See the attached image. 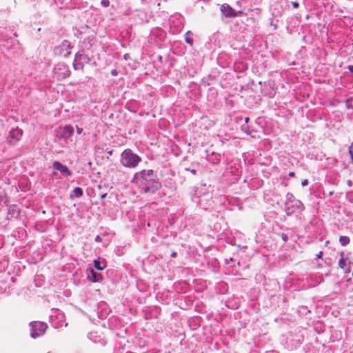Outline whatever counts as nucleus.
Returning <instances> with one entry per match:
<instances>
[{
	"instance_id": "5701e85b",
	"label": "nucleus",
	"mask_w": 353,
	"mask_h": 353,
	"mask_svg": "<svg viewBox=\"0 0 353 353\" xmlns=\"http://www.w3.org/2000/svg\"><path fill=\"white\" fill-rule=\"evenodd\" d=\"M345 105L348 109H353V97L346 99Z\"/></svg>"
},
{
	"instance_id": "3c124183",
	"label": "nucleus",
	"mask_w": 353,
	"mask_h": 353,
	"mask_svg": "<svg viewBox=\"0 0 353 353\" xmlns=\"http://www.w3.org/2000/svg\"><path fill=\"white\" fill-rule=\"evenodd\" d=\"M90 41H89V42H88V43H90ZM89 46H92V44H91V43H89Z\"/></svg>"
},
{
	"instance_id": "4468645a",
	"label": "nucleus",
	"mask_w": 353,
	"mask_h": 353,
	"mask_svg": "<svg viewBox=\"0 0 353 353\" xmlns=\"http://www.w3.org/2000/svg\"><path fill=\"white\" fill-rule=\"evenodd\" d=\"M23 131L22 130L17 128L15 129H12L9 133V137L12 139H14L15 141H18L21 137H22Z\"/></svg>"
},
{
	"instance_id": "c9c22d12",
	"label": "nucleus",
	"mask_w": 353,
	"mask_h": 353,
	"mask_svg": "<svg viewBox=\"0 0 353 353\" xmlns=\"http://www.w3.org/2000/svg\"><path fill=\"white\" fill-rule=\"evenodd\" d=\"M177 256V253L176 252H172V254H170V256L172 258H175L176 256Z\"/></svg>"
},
{
	"instance_id": "a211bd4d",
	"label": "nucleus",
	"mask_w": 353,
	"mask_h": 353,
	"mask_svg": "<svg viewBox=\"0 0 353 353\" xmlns=\"http://www.w3.org/2000/svg\"><path fill=\"white\" fill-rule=\"evenodd\" d=\"M83 196V190L80 187H76L70 194V198H79Z\"/></svg>"
},
{
	"instance_id": "6e6552de",
	"label": "nucleus",
	"mask_w": 353,
	"mask_h": 353,
	"mask_svg": "<svg viewBox=\"0 0 353 353\" xmlns=\"http://www.w3.org/2000/svg\"><path fill=\"white\" fill-rule=\"evenodd\" d=\"M74 133V128L70 125L59 128L57 130V137L61 139L67 140Z\"/></svg>"
},
{
	"instance_id": "1a4fd4ad",
	"label": "nucleus",
	"mask_w": 353,
	"mask_h": 353,
	"mask_svg": "<svg viewBox=\"0 0 353 353\" xmlns=\"http://www.w3.org/2000/svg\"><path fill=\"white\" fill-rule=\"evenodd\" d=\"M52 167L54 170L59 171L64 176H70L72 174L71 170H70L66 165L61 164L59 161H54Z\"/></svg>"
},
{
	"instance_id": "20e7f679",
	"label": "nucleus",
	"mask_w": 353,
	"mask_h": 353,
	"mask_svg": "<svg viewBox=\"0 0 353 353\" xmlns=\"http://www.w3.org/2000/svg\"><path fill=\"white\" fill-rule=\"evenodd\" d=\"M30 327V336L33 339L43 336L48 327L46 323L42 321H32L29 323Z\"/></svg>"
},
{
	"instance_id": "473e14b6",
	"label": "nucleus",
	"mask_w": 353,
	"mask_h": 353,
	"mask_svg": "<svg viewBox=\"0 0 353 353\" xmlns=\"http://www.w3.org/2000/svg\"><path fill=\"white\" fill-rule=\"evenodd\" d=\"M323 256V252L320 251L316 255V259H321Z\"/></svg>"
},
{
	"instance_id": "c85d7f7f",
	"label": "nucleus",
	"mask_w": 353,
	"mask_h": 353,
	"mask_svg": "<svg viewBox=\"0 0 353 353\" xmlns=\"http://www.w3.org/2000/svg\"><path fill=\"white\" fill-rule=\"evenodd\" d=\"M95 242L100 243L102 241L101 237L99 235H97L94 239Z\"/></svg>"
},
{
	"instance_id": "4c0bfd02",
	"label": "nucleus",
	"mask_w": 353,
	"mask_h": 353,
	"mask_svg": "<svg viewBox=\"0 0 353 353\" xmlns=\"http://www.w3.org/2000/svg\"><path fill=\"white\" fill-rule=\"evenodd\" d=\"M347 68L350 72L353 73V65H349Z\"/></svg>"
},
{
	"instance_id": "72a5a7b5",
	"label": "nucleus",
	"mask_w": 353,
	"mask_h": 353,
	"mask_svg": "<svg viewBox=\"0 0 353 353\" xmlns=\"http://www.w3.org/2000/svg\"><path fill=\"white\" fill-rule=\"evenodd\" d=\"M123 59L125 60H128L129 59H130V56L128 53H126L123 55Z\"/></svg>"
},
{
	"instance_id": "393cba45",
	"label": "nucleus",
	"mask_w": 353,
	"mask_h": 353,
	"mask_svg": "<svg viewBox=\"0 0 353 353\" xmlns=\"http://www.w3.org/2000/svg\"><path fill=\"white\" fill-rule=\"evenodd\" d=\"M101 5L103 7H108L110 6V1L109 0H101Z\"/></svg>"
},
{
	"instance_id": "58836bf2",
	"label": "nucleus",
	"mask_w": 353,
	"mask_h": 353,
	"mask_svg": "<svg viewBox=\"0 0 353 353\" xmlns=\"http://www.w3.org/2000/svg\"><path fill=\"white\" fill-rule=\"evenodd\" d=\"M107 196V193H104V194H101V199H104Z\"/></svg>"
},
{
	"instance_id": "c756f323",
	"label": "nucleus",
	"mask_w": 353,
	"mask_h": 353,
	"mask_svg": "<svg viewBox=\"0 0 353 353\" xmlns=\"http://www.w3.org/2000/svg\"><path fill=\"white\" fill-rule=\"evenodd\" d=\"M292 3V6L294 8H298L299 6V3L297 1H293Z\"/></svg>"
},
{
	"instance_id": "8fccbe9b",
	"label": "nucleus",
	"mask_w": 353,
	"mask_h": 353,
	"mask_svg": "<svg viewBox=\"0 0 353 353\" xmlns=\"http://www.w3.org/2000/svg\"><path fill=\"white\" fill-rule=\"evenodd\" d=\"M347 271H348V272H350V269H347V270H345V272H347Z\"/></svg>"
},
{
	"instance_id": "de8ad7c7",
	"label": "nucleus",
	"mask_w": 353,
	"mask_h": 353,
	"mask_svg": "<svg viewBox=\"0 0 353 353\" xmlns=\"http://www.w3.org/2000/svg\"><path fill=\"white\" fill-rule=\"evenodd\" d=\"M232 261V258H230V259H228V261Z\"/></svg>"
},
{
	"instance_id": "ea45409f",
	"label": "nucleus",
	"mask_w": 353,
	"mask_h": 353,
	"mask_svg": "<svg viewBox=\"0 0 353 353\" xmlns=\"http://www.w3.org/2000/svg\"><path fill=\"white\" fill-rule=\"evenodd\" d=\"M249 120H250V118H249L248 117H245V123H248V121H249Z\"/></svg>"
},
{
	"instance_id": "a878e982",
	"label": "nucleus",
	"mask_w": 353,
	"mask_h": 353,
	"mask_svg": "<svg viewBox=\"0 0 353 353\" xmlns=\"http://www.w3.org/2000/svg\"><path fill=\"white\" fill-rule=\"evenodd\" d=\"M348 151L350 155V158L353 161V142L350 145Z\"/></svg>"
},
{
	"instance_id": "7c9ffc66",
	"label": "nucleus",
	"mask_w": 353,
	"mask_h": 353,
	"mask_svg": "<svg viewBox=\"0 0 353 353\" xmlns=\"http://www.w3.org/2000/svg\"><path fill=\"white\" fill-rule=\"evenodd\" d=\"M301 185L303 186H306L308 185V180L307 179H304L303 181H302L301 182Z\"/></svg>"
},
{
	"instance_id": "6ab92c4d",
	"label": "nucleus",
	"mask_w": 353,
	"mask_h": 353,
	"mask_svg": "<svg viewBox=\"0 0 353 353\" xmlns=\"http://www.w3.org/2000/svg\"><path fill=\"white\" fill-rule=\"evenodd\" d=\"M94 266L97 270H103L106 267L105 261H101L100 259L94 261Z\"/></svg>"
},
{
	"instance_id": "f8f14e48",
	"label": "nucleus",
	"mask_w": 353,
	"mask_h": 353,
	"mask_svg": "<svg viewBox=\"0 0 353 353\" xmlns=\"http://www.w3.org/2000/svg\"><path fill=\"white\" fill-rule=\"evenodd\" d=\"M87 278L92 282H101L103 279L101 274L95 272L92 268L87 270Z\"/></svg>"
},
{
	"instance_id": "f3484780",
	"label": "nucleus",
	"mask_w": 353,
	"mask_h": 353,
	"mask_svg": "<svg viewBox=\"0 0 353 353\" xmlns=\"http://www.w3.org/2000/svg\"><path fill=\"white\" fill-rule=\"evenodd\" d=\"M295 201H301L299 199H296L295 198V196L291 192H288L285 195V201L284 203V206L291 205V203H294Z\"/></svg>"
},
{
	"instance_id": "9b49d317",
	"label": "nucleus",
	"mask_w": 353,
	"mask_h": 353,
	"mask_svg": "<svg viewBox=\"0 0 353 353\" xmlns=\"http://www.w3.org/2000/svg\"><path fill=\"white\" fill-rule=\"evenodd\" d=\"M205 152L207 154L206 160L209 163L214 165H217L220 163L221 159V156L220 154L215 152H212L210 153L209 150H205Z\"/></svg>"
},
{
	"instance_id": "4be33fe9",
	"label": "nucleus",
	"mask_w": 353,
	"mask_h": 353,
	"mask_svg": "<svg viewBox=\"0 0 353 353\" xmlns=\"http://www.w3.org/2000/svg\"><path fill=\"white\" fill-rule=\"evenodd\" d=\"M343 254H344V253L343 252H341V254H340L341 259L339 261V267L341 269L345 270L346 266H347V265H346L345 261V259L343 258Z\"/></svg>"
},
{
	"instance_id": "f704fd0d",
	"label": "nucleus",
	"mask_w": 353,
	"mask_h": 353,
	"mask_svg": "<svg viewBox=\"0 0 353 353\" xmlns=\"http://www.w3.org/2000/svg\"><path fill=\"white\" fill-rule=\"evenodd\" d=\"M82 132H83V129L77 126V132L79 134H81L82 133Z\"/></svg>"
},
{
	"instance_id": "b1692460",
	"label": "nucleus",
	"mask_w": 353,
	"mask_h": 353,
	"mask_svg": "<svg viewBox=\"0 0 353 353\" xmlns=\"http://www.w3.org/2000/svg\"><path fill=\"white\" fill-rule=\"evenodd\" d=\"M191 32L190 31H188L185 34V41L187 43L190 44V46H192L193 44V39H192L191 37H188V34H190Z\"/></svg>"
},
{
	"instance_id": "f03ea898",
	"label": "nucleus",
	"mask_w": 353,
	"mask_h": 353,
	"mask_svg": "<svg viewBox=\"0 0 353 353\" xmlns=\"http://www.w3.org/2000/svg\"><path fill=\"white\" fill-rule=\"evenodd\" d=\"M121 163L124 167L128 168H135L141 161V158L134 153L131 149H125L121 155Z\"/></svg>"
},
{
	"instance_id": "39448f33",
	"label": "nucleus",
	"mask_w": 353,
	"mask_h": 353,
	"mask_svg": "<svg viewBox=\"0 0 353 353\" xmlns=\"http://www.w3.org/2000/svg\"><path fill=\"white\" fill-rule=\"evenodd\" d=\"M73 48V46L71 43L65 39L62 41V42L56 46L53 49V52L56 56L63 57L64 58H68L71 54V49Z\"/></svg>"
},
{
	"instance_id": "2eb2a0df",
	"label": "nucleus",
	"mask_w": 353,
	"mask_h": 353,
	"mask_svg": "<svg viewBox=\"0 0 353 353\" xmlns=\"http://www.w3.org/2000/svg\"><path fill=\"white\" fill-rule=\"evenodd\" d=\"M19 215V210L17 208L16 205H10L8 209V219H11L13 218H17Z\"/></svg>"
},
{
	"instance_id": "dca6fc26",
	"label": "nucleus",
	"mask_w": 353,
	"mask_h": 353,
	"mask_svg": "<svg viewBox=\"0 0 353 353\" xmlns=\"http://www.w3.org/2000/svg\"><path fill=\"white\" fill-rule=\"evenodd\" d=\"M249 2L248 0H243L241 1H238L237 4L240 6H243V8L241 10L236 11V13L238 14V16H240L241 14L244 15H249L250 13V8H247L246 4H248Z\"/></svg>"
},
{
	"instance_id": "79ce46f5",
	"label": "nucleus",
	"mask_w": 353,
	"mask_h": 353,
	"mask_svg": "<svg viewBox=\"0 0 353 353\" xmlns=\"http://www.w3.org/2000/svg\"><path fill=\"white\" fill-rule=\"evenodd\" d=\"M245 125H242L241 126V128H242V130L245 131Z\"/></svg>"
},
{
	"instance_id": "9d476101",
	"label": "nucleus",
	"mask_w": 353,
	"mask_h": 353,
	"mask_svg": "<svg viewBox=\"0 0 353 353\" xmlns=\"http://www.w3.org/2000/svg\"><path fill=\"white\" fill-rule=\"evenodd\" d=\"M221 12L222 14L228 18H234L238 17L236 11L227 3H224L221 6Z\"/></svg>"
},
{
	"instance_id": "7ed1b4c3",
	"label": "nucleus",
	"mask_w": 353,
	"mask_h": 353,
	"mask_svg": "<svg viewBox=\"0 0 353 353\" xmlns=\"http://www.w3.org/2000/svg\"><path fill=\"white\" fill-rule=\"evenodd\" d=\"M90 61L88 54H85L83 50L78 51L75 55L72 63V66L75 70H81L83 72L85 64Z\"/></svg>"
},
{
	"instance_id": "e433bc0d",
	"label": "nucleus",
	"mask_w": 353,
	"mask_h": 353,
	"mask_svg": "<svg viewBox=\"0 0 353 353\" xmlns=\"http://www.w3.org/2000/svg\"><path fill=\"white\" fill-rule=\"evenodd\" d=\"M288 176L290 177H294L295 176V173L294 172H290Z\"/></svg>"
},
{
	"instance_id": "37998d69",
	"label": "nucleus",
	"mask_w": 353,
	"mask_h": 353,
	"mask_svg": "<svg viewBox=\"0 0 353 353\" xmlns=\"http://www.w3.org/2000/svg\"><path fill=\"white\" fill-rule=\"evenodd\" d=\"M108 154H110V155H112V150L108 151Z\"/></svg>"
},
{
	"instance_id": "49530a36",
	"label": "nucleus",
	"mask_w": 353,
	"mask_h": 353,
	"mask_svg": "<svg viewBox=\"0 0 353 353\" xmlns=\"http://www.w3.org/2000/svg\"><path fill=\"white\" fill-rule=\"evenodd\" d=\"M232 261V258H230V259H228V261Z\"/></svg>"
},
{
	"instance_id": "a18cd8bd",
	"label": "nucleus",
	"mask_w": 353,
	"mask_h": 353,
	"mask_svg": "<svg viewBox=\"0 0 353 353\" xmlns=\"http://www.w3.org/2000/svg\"><path fill=\"white\" fill-rule=\"evenodd\" d=\"M52 174H53V175H55V174H57V172H56L55 171H54V172H52Z\"/></svg>"
},
{
	"instance_id": "423d86ee",
	"label": "nucleus",
	"mask_w": 353,
	"mask_h": 353,
	"mask_svg": "<svg viewBox=\"0 0 353 353\" xmlns=\"http://www.w3.org/2000/svg\"><path fill=\"white\" fill-rule=\"evenodd\" d=\"M54 75L57 80L61 81L70 77L71 71L68 65L59 63L54 68Z\"/></svg>"
},
{
	"instance_id": "f257e3e1",
	"label": "nucleus",
	"mask_w": 353,
	"mask_h": 353,
	"mask_svg": "<svg viewBox=\"0 0 353 353\" xmlns=\"http://www.w3.org/2000/svg\"><path fill=\"white\" fill-rule=\"evenodd\" d=\"M132 183L137 185L145 194H154L162 184L153 170H142L134 174Z\"/></svg>"
},
{
	"instance_id": "bb28decb",
	"label": "nucleus",
	"mask_w": 353,
	"mask_h": 353,
	"mask_svg": "<svg viewBox=\"0 0 353 353\" xmlns=\"http://www.w3.org/2000/svg\"><path fill=\"white\" fill-rule=\"evenodd\" d=\"M185 170L188 171V172H190L193 175H196L197 174V171L195 169H191L190 168H185Z\"/></svg>"
},
{
	"instance_id": "603ef678",
	"label": "nucleus",
	"mask_w": 353,
	"mask_h": 353,
	"mask_svg": "<svg viewBox=\"0 0 353 353\" xmlns=\"http://www.w3.org/2000/svg\"><path fill=\"white\" fill-rule=\"evenodd\" d=\"M159 60H161L162 57L160 56V57H159Z\"/></svg>"
},
{
	"instance_id": "aec40b11",
	"label": "nucleus",
	"mask_w": 353,
	"mask_h": 353,
	"mask_svg": "<svg viewBox=\"0 0 353 353\" xmlns=\"http://www.w3.org/2000/svg\"><path fill=\"white\" fill-rule=\"evenodd\" d=\"M261 12V10L259 8H255L253 9L250 8V13L248 16H250L253 19H257L260 17Z\"/></svg>"
},
{
	"instance_id": "ddd939ff",
	"label": "nucleus",
	"mask_w": 353,
	"mask_h": 353,
	"mask_svg": "<svg viewBox=\"0 0 353 353\" xmlns=\"http://www.w3.org/2000/svg\"><path fill=\"white\" fill-rule=\"evenodd\" d=\"M88 338L92 340L94 343H99L101 345H105L107 343V340L98 334L97 332H90L88 334Z\"/></svg>"
},
{
	"instance_id": "a19ab883",
	"label": "nucleus",
	"mask_w": 353,
	"mask_h": 353,
	"mask_svg": "<svg viewBox=\"0 0 353 353\" xmlns=\"http://www.w3.org/2000/svg\"><path fill=\"white\" fill-rule=\"evenodd\" d=\"M347 185H348L349 186H351V185H352V181H351L350 180H348V181H347Z\"/></svg>"
},
{
	"instance_id": "412c9836",
	"label": "nucleus",
	"mask_w": 353,
	"mask_h": 353,
	"mask_svg": "<svg viewBox=\"0 0 353 353\" xmlns=\"http://www.w3.org/2000/svg\"><path fill=\"white\" fill-rule=\"evenodd\" d=\"M350 242V239L347 236H341L339 243L342 246L347 245Z\"/></svg>"
},
{
	"instance_id": "2f4dec72",
	"label": "nucleus",
	"mask_w": 353,
	"mask_h": 353,
	"mask_svg": "<svg viewBox=\"0 0 353 353\" xmlns=\"http://www.w3.org/2000/svg\"><path fill=\"white\" fill-rule=\"evenodd\" d=\"M281 237H282V239L284 241H287L288 239V237L287 236V234H281Z\"/></svg>"
},
{
	"instance_id": "cd10ccee",
	"label": "nucleus",
	"mask_w": 353,
	"mask_h": 353,
	"mask_svg": "<svg viewBox=\"0 0 353 353\" xmlns=\"http://www.w3.org/2000/svg\"><path fill=\"white\" fill-rule=\"evenodd\" d=\"M111 74L113 76V77H116L118 75V72L116 69H113L111 70Z\"/></svg>"
},
{
	"instance_id": "c03bdc74",
	"label": "nucleus",
	"mask_w": 353,
	"mask_h": 353,
	"mask_svg": "<svg viewBox=\"0 0 353 353\" xmlns=\"http://www.w3.org/2000/svg\"><path fill=\"white\" fill-rule=\"evenodd\" d=\"M273 26H274V29H276V28H277V25H276V24H274Z\"/></svg>"
},
{
	"instance_id": "0eeeda50",
	"label": "nucleus",
	"mask_w": 353,
	"mask_h": 353,
	"mask_svg": "<svg viewBox=\"0 0 353 353\" xmlns=\"http://www.w3.org/2000/svg\"><path fill=\"white\" fill-rule=\"evenodd\" d=\"M304 210L305 206L301 201H295L294 203L284 206V211L288 216H292L295 213H301Z\"/></svg>"
},
{
	"instance_id": "09e8293b",
	"label": "nucleus",
	"mask_w": 353,
	"mask_h": 353,
	"mask_svg": "<svg viewBox=\"0 0 353 353\" xmlns=\"http://www.w3.org/2000/svg\"><path fill=\"white\" fill-rule=\"evenodd\" d=\"M225 261H226V264H228L229 262H228V259H226Z\"/></svg>"
}]
</instances>
